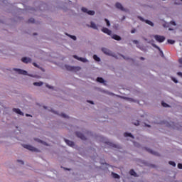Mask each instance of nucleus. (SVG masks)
<instances>
[{"label": "nucleus", "instance_id": "nucleus-61", "mask_svg": "<svg viewBox=\"0 0 182 182\" xmlns=\"http://www.w3.org/2000/svg\"><path fill=\"white\" fill-rule=\"evenodd\" d=\"M144 41H147V38H144Z\"/></svg>", "mask_w": 182, "mask_h": 182}, {"label": "nucleus", "instance_id": "nucleus-38", "mask_svg": "<svg viewBox=\"0 0 182 182\" xmlns=\"http://www.w3.org/2000/svg\"><path fill=\"white\" fill-rule=\"evenodd\" d=\"M46 87H48V89H52V90L55 89L53 86H50L48 84H46Z\"/></svg>", "mask_w": 182, "mask_h": 182}, {"label": "nucleus", "instance_id": "nucleus-6", "mask_svg": "<svg viewBox=\"0 0 182 182\" xmlns=\"http://www.w3.org/2000/svg\"><path fill=\"white\" fill-rule=\"evenodd\" d=\"M168 126L173 129V130H182V126L177 123L170 122Z\"/></svg>", "mask_w": 182, "mask_h": 182}, {"label": "nucleus", "instance_id": "nucleus-16", "mask_svg": "<svg viewBox=\"0 0 182 182\" xmlns=\"http://www.w3.org/2000/svg\"><path fill=\"white\" fill-rule=\"evenodd\" d=\"M106 144L109 146L110 147H114V149H120V145H117L116 144H113L110 141L106 142Z\"/></svg>", "mask_w": 182, "mask_h": 182}, {"label": "nucleus", "instance_id": "nucleus-35", "mask_svg": "<svg viewBox=\"0 0 182 182\" xmlns=\"http://www.w3.org/2000/svg\"><path fill=\"white\" fill-rule=\"evenodd\" d=\"M48 112H51L52 113H54V114H58V112L55 111V109L50 108L48 109Z\"/></svg>", "mask_w": 182, "mask_h": 182}, {"label": "nucleus", "instance_id": "nucleus-21", "mask_svg": "<svg viewBox=\"0 0 182 182\" xmlns=\"http://www.w3.org/2000/svg\"><path fill=\"white\" fill-rule=\"evenodd\" d=\"M102 31L104 32V33H107V35H109V36H111V35H112V31H110L107 28H103L102 29Z\"/></svg>", "mask_w": 182, "mask_h": 182}, {"label": "nucleus", "instance_id": "nucleus-3", "mask_svg": "<svg viewBox=\"0 0 182 182\" xmlns=\"http://www.w3.org/2000/svg\"><path fill=\"white\" fill-rule=\"evenodd\" d=\"M13 70L14 72H17L18 75H23L24 76H30L31 77H39L38 75H33L31 74H28V71L19 68H14Z\"/></svg>", "mask_w": 182, "mask_h": 182}, {"label": "nucleus", "instance_id": "nucleus-34", "mask_svg": "<svg viewBox=\"0 0 182 182\" xmlns=\"http://www.w3.org/2000/svg\"><path fill=\"white\" fill-rule=\"evenodd\" d=\"M168 164H170V166H173V167H176V162L171 161L168 162Z\"/></svg>", "mask_w": 182, "mask_h": 182}, {"label": "nucleus", "instance_id": "nucleus-18", "mask_svg": "<svg viewBox=\"0 0 182 182\" xmlns=\"http://www.w3.org/2000/svg\"><path fill=\"white\" fill-rule=\"evenodd\" d=\"M64 141L66 143V144H68V146H70V147H75V142L66 139H64Z\"/></svg>", "mask_w": 182, "mask_h": 182}, {"label": "nucleus", "instance_id": "nucleus-32", "mask_svg": "<svg viewBox=\"0 0 182 182\" xmlns=\"http://www.w3.org/2000/svg\"><path fill=\"white\" fill-rule=\"evenodd\" d=\"M167 42H168V43H170V45H174V43H176V41H174V40L168 39Z\"/></svg>", "mask_w": 182, "mask_h": 182}, {"label": "nucleus", "instance_id": "nucleus-31", "mask_svg": "<svg viewBox=\"0 0 182 182\" xmlns=\"http://www.w3.org/2000/svg\"><path fill=\"white\" fill-rule=\"evenodd\" d=\"M112 176L114 177V178H120V176H119L117 173H114V172L112 173Z\"/></svg>", "mask_w": 182, "mask_h": 182}, {"label": "nucleus", "instance_id": "nucleus-62", "mask_svg": "<svg viewBox=\"0 0 182 182\" xmlns=\"http://www.w3.org/2000/svg\"><path fill=\"white\" fill-rule=\"evenodd\" d=\"M151 166H152V167H156V166H154V165H151Z\"/></svg>", "mask_w": 182, "mask_h": 182}, {"label": "nucleus", "instance_id": "nucleus-64", "mask_svg": "<svg viewBox=\"0 0 182 182\" xmlns=\"http://www.w3.org/2000/svg\"><path fill=\"white\" fill-rule=\"evenodd\" d=\"M181 2H182V0H181Z\"/></svg>", "mask_w": 182, "mask_h": 182}, {"label": "nucleus", "instance_id": "nucleus-2", "mask_svg": "<svg viewBox=\"0 0 182 182\" xmlns=\"http://www.w3.org/2000/svg\"><path fill=\"white\" fill-rule=\"evenodd\" d=\"M75 134L77 137L81 139V140H87V137H89V136H92V132L85 130L84 131V134L80 132H76Z\"/></svg>", "mask_w": 182, "mask_h": 182}, {"label": "nucleus", "instance_id": "nucleus-25", "mask_svg": "<svg viewBox=\"0 0 182 182\" xmlns=\"http://www.w3.org/2000/svg\"><path fill=\"white\" fill-rule=\"evenodd\" d=\"M33 86H37L38 87H41V86H43V82L39 81L33 83Z\"/></svg>", "mask_w": 182, "mask_h": 182}, {"label": "nucleus", "instance_id": "nucleus-63", "mask_svg": "<svg viewBox=\"0 0 182 182\" xmlns=\"http://www.w3.org/2000/svg\"><path fill=\"white\" fill-rule=\"evenodd\" d=\"M66 170H70V169L66 168Z\"/></svg>", "mask_w": 182, "mask_h": 182}, {"label": "nucleus", "instance_id": "nucleus-20", "mask_svg": "<svg viewBox=\"0 0 182 182\" xmlns=\"http://www.w3.org/2000/svg\"><path fill=\"white\" fill-rule=\"evenodd\" d=\"M119 56H121L122 58H123V59H124V60H132V62L133 63H134V62H136L134 60V59L130 58V57H126L125 55H122V54H119Z\"/></svg>", "mask_w": 182, "mask_h": 182}, {"label": "nucleus", "instance_id": "nucleus-54", "mask_svg": "<svg viewBox=\"0 0 182 182\" xmlns=\"http://www.w3.org/2000/svg\"><path fill=\"white\" fill-rule=\"evenodd\" d=\"M174 4H175V5H181V4L177 3V2H175Z\"/></svg>", "mask_w": 182, "mask_h": 182}, {"label": "nucleus", "instance_id": "nucleus-1", "mask_svg": "<svg viewBox=\"0 0 182 182\" xmlns=\"http://www.w3.org/2000/svg\"><path fill=\"white\" fill-rule=\"evenodd\" d=\"M104 93H107V95H109V96H115L116 95L113 92H110L109 91L103 90ZM117 97H120V99H123L124 100H127V102H131L132 103H139V100H134L133 98L127 97H123L120 95H116Z\"/></svg>", "mask_w": 182, "mask_h": 182}, {"label": "nucleus", "instance_id": "nucleus-30", "mask_svg": "<svg viewBox=\"0 0 182 182\" xmlns=\"http://www.w3.org/2000/svg\"><path fill=\"white\" fill-rule=\"evenodd\" d=\"M16 163L20 164V166H23L25 164V162L21 160V159H17Z\"/></svg>", "mask_w": 182, "mask_h": 182}, {"label": "nucleus", "instance_id": "nucleus-60", "mask_svg": "<svg viewBox=\"0 0 182 182\" xmlns=\"http://www.w3.org/2000/svg\"><path fill=\"white\" fill-rule=\"evenodd\" d=\"M168 31H173V29L172 28H168Z\"/></svg>", "mask_w": 182, "mask_h": 182}, {"label": "nucleus", "instance_id": "nucleus-7", "mask_svg": "<svg viewBox=\"0 0 182 182\" xmlns=\"http://www.w3.org/2000/svg\"><path fill=\"white\" fill-rule=\"evenodd\" d=\"M115 8H117V9H119V11H122V12H129V9L124 8L123 6V4H122V3L120 2L115 3Z\"/></svg>", "mask_w": 182, "mask_h": 182}, {"label": "nucleus", "instance_id": "nucleus-29", "mask_svg": "<svg viewBox=\"0 0 182 182\" xmlns=\"http://www.w3.org/2000/svg\"><path fill=\"white\" fill-rule=\"evenodd\" d=\"M93 59H94V60H96V62H100V58H99L98 56H97V55H93Z\"/></svg>", "mask_w": 182, "mask_h": 182}, {"label": "nucleus", "instance_id": "nucleus-15", "mask_svg": "<svg viewBox=\"0 0 182 182\" xmlns=\"http://www.w3.org/2000/svg\"><path fill=\"white\" fill-rule=\"evenodd\" d=\"M21 62H23V63H32V58H29V57H23L21 58Z\"/></svg>", "mask_w": 182, "mask_h": 182}, {"label": "nucleus", "instance_id": "nucleus-51", "mask_svg": "<svg viewBox=\"0 0 182 182\" xmlns=\"http://www.w3.org/2000/svg\"><path fill=\"white\" fill-rule=\"evenodd\" d=\"M26 117H32V115L29 114H26Z\"/></svg>", "mask_w": 182, "mask_h": 182}, {"label": "nucleus", "instance_id": "nucleus-49", "mask_svg": "<svg viewBox=\"0 0 182 182\" xmlns=\"http://www.w3.org/2000/svg\"><path fill=\"white\" fill-rule=\"evenodd\" d=\"M171 24L176 26L177 24L174 21H171Z\"/></svg>", "mask_w": 182, "mask_h": 182}, {"label": "nucleus", "instance_id": "nucleus-42", "mask_svg": "<svg viewBox=\"0 0 182 182\" xmlns=\"http://www.w3.org/2000/svg\"><path fill=\"white\" fill-rule=\"evenodd\" d=\"M133 124H134V126H139L140 122H139V121H136V122H133Z\"/></svg>", "mask_w": 182, "mask_h": 182}, {"label": "nucleus", "instance_id": "nucleus-12", "mask_svg": "<svg viewBox=\"0 0 182 182\" xmlns=\"http://www.w3.org/2000/svg\"><path fill=\"white\" fill-rule=\"evenodd\" d=\"M154 38L157 42H159V43H161V42H164V41H166V37L163 36L155 35L154 36Z\"/></svg>", "mask_w": 182, "mask_h": 182}, {"label": "nucleus", "instance_id": "nucleus-27", "mask_svg": "<svg viewBox=\"0 0 182 182\" xmlns=\"http://www.w3.org/2000/svg\"><path fill=\"white\" fill-rule=\"evenodd\" d=\"M33 65L35 66V68H38V69H41V70H42V72H45V70L43 69V68L37 65L36 63H33Z\"/></svg>", "mask_w": 182, "mask_h": 182}, {"label": "nucleus", "instance_id": "nucleus-14", "mask_svg": "<svg viewBox=\"0 0 182 182\" xmlns=\"http://www.w3.org/2000/svg\"><path fill=\"white\" fill-rule=\"evenodd\" d=\"M87 26L88 28H92V29H95V31H98L99 28L97 27V25H96V23L93 21H90V25L87 24Z\"/></svg>", "mask_w": 182, "mask_h": 182}, {"label": "nucleus", "instance_id": "nucleus-56", "mask_svg": "<svg viewBox=\"0 0 182 182\" xmlns=\"http://www.w3.org/2000/svg\"><path fill=\"white\" fill-rule=\"evenodd\" d=\"M144 59H145L144 57H140L141 60H144Z\"/></svg>", "mask_w": 182, "mask_h": 182}, {"label": "nucleus", "instance_id": "nucleus-17", "mask_svg": "<svg viewBox=\"0 0 182 182\" xmlns=\"http://www.w3.org/2000/svg\"><path fill=\"white\" fill-rule=\"evenodd\" d=\"M112 39H114V41H122V37L117 34H111Z\"/></svg>", "mask_w": 182, "mask_h": 182}, {"label": "nucleus", "instance_id": "nucleus-41", "mask_svg": "<svg viewBox=\"0 0 182 182\" xmlns=\"http://www.w3.org/2000/svg\"><path fill=\"white\" fill-rule=\"evenodd\" d=\"M28 12H30L31 14H33V12H35V9H28Z\"/></svg>", "mask_w": 182, "mask_h": 182}, {"label": "nucleus", "instance_id": "nucleus-37", "mask_svg": "<svg viewBox=\"0 0 182 182\" xmlns=\"http://www.w3.org/2000/svg\"><path fill=\"white\" fill-rule=\"evenodd\" d=\"M69 38H70L71 39H73V41H77V38L75 36H68Z\"/></svg>", "mask_w": 182, "mask_h": 182}, {"label": "nucleus", "instance_id": "nucleus-28", "mask_svg": "<svg viewBox=\"0 0 182 182\" xmlns=\"http://www.w3.org/2000/svg\"><path fill=\"white\" fill-rule=\"evenodd\" d=\"M129 174L131 176H133L134 177H137V173H136V171H134V170L132 169L129 171Z\"/></svg>", "mask_w": 182, "mask_h": 182}, {"label": "nucleus", "instance_id": "nucleus-52", "mask_svg": "<svg viewBox=\"0 0 182 182\" xmlns=\"http://www.w3.org/2000/svg\"><path fill=\"white\" fill-rule=\"evenodd\" d=\"M178 62H179V63H181V65H182V58H180Z\"/></svg>", "mask_w": 182, "mask_h": 182}, {"label": "nucleus", "instance_id": "nucleus-55", "mask_svg": "<svg viewBox=\"0 0 182 182\" xmlns=\"http://www.w3.org/2000/svg\"><path fill=\"white\" fill-rule=\"evenodd\" d=\"M136 48H139V49H143V48H141V47H140V46H139V45H136Z\"/></svg>", "mask_w": 182, "mask_h": 182}, {"label": "nucleus", "instance_id": "nucleus-44", "mask_svg": "<svg viewBox=\"0 0 182 182\" xmlns=\"http://www.w3.org/2000/svg\"><path fill=\"white\" fill-rule=\"evenodd\" d=\"M132 42L133 43H135V45H139V41L137 40H133Z\"/></svg>", "mask_w": 182, "mask_h": 182}, {"label": "nucleus", "instance_id": "nucleus-39", "mask_svg": "<svg viewBox=\"0 0 182 182\" xmlns=\"http://www.w3.org/2000/svg\"><path fill=\"white\" fill-rule=\"evenodd\" d=\"M105 21L107 23V26H108V27L110 26V21L107 18H105Z\"/></svg>", "mask_w": 182, "mask_h": 182}, {"label": "nucleus", "instance_id": "nucleus-13", "mask_svg": "<svg viewBox=\"0 0 182 182\" xmlns=\"http://www.w3.org/2000/svg\"><path fill=\"white\" fill-rule=\"evenodd\" d=\"M23 147H24V149H27V150H30V151H36V152L39 151V150H38V149H36L34 146H31V145L24 144V145H23Z\"/></svg>", "mask_w": 182, "mask_h": 182}, {"label": "nucleus", "instance_id": "nucleus-33", "mask_svg": "<svg viewBox=\"0 0 182 182\" xmlns=\"http://www.w3.org/2000/svg\"><path fill=\"white\" fill-rule=\"evenodd\" d=\"M132 143L134 144V146L135 147H140V144L139 142H136L135 141H132Z\"/></svg>", "mask_w": 182, "mask_h": 182}, {"label": "nucleus", "instance_id": "nucleus-11", "mask_svg": "<svg viewBox=\"0 0 182 182\" xmlns=\"http://www.w3.org/2000/svg\"><path fill=\"white\" fill-rule=\"evenodd\" d=\"M138 19H140L141 22H146L147 25H149V26H151L152 28L154 27V23L150 20H146L141 16H138Z\"/></svg>", "mask_w": 182, "mask_h": 182}, {"label": "nucleus", "instance_id": "nucleus-26", "mask_svg": "<svg viewBox=\"0 0 182 182\" xmlns=\"http://www.w3.org/2000/svg\"><path fill=\"white\" fill-rule=\"evenodd\" d=\"M124 137H131L132 139H134V136H133V134H132V133H127L125 132L124 134Z\"/></svg>", "mask_w": 182, "mask_h": 182}, {"label": "nucleus", "instance_id": "nucleus-22", "mask_svg": "<svg viewBox=\"0 0 182 182\" xmlns=\"http://www.w3.org/2000/svg\"><path fill=\"white\" fill-rule=\"evenodd\" d=\"M13 112H14L15 113H17V114H20L21 116H23V112H22V111H21V109H18V108H14Z\"/></svg>", "mask_w": 182, "mask_h": 182}, {"label": "nucleus", "instance_id": "nucleus-43", "mask_svg": "<svg viewBox=\"0 0 182 182\" xmlns=\"http://www.w3.org/2000/svg\"><path fill=\"white\" fill-rule=\"evenodd\" d=\"M136 32H137V30L136 28H133L132 31H131V33H136Z\"/></svg>", "mask_w": 182, "mask_h": 182}, {"label": "nucleus", "instance_id": "nucleus-9", "mask_svg": "<svg viewBox=\"0 0 182 182\" xmlns=\"http://www.w3.org/2000/svg\"><path fill=\"white\" fill-rule=\"evenodd\" d=\"M153 42H154V40L151 41H148V43L151 44V46H153L154 48H156V49H158V50L161 53V56L162 58H164V54L163 53V50H161V49L160 48V47H159L157 45L153 43Z\"/></svg>", "mask_w": 182, "mask_h": 182}, {"label": "nucleus", "instance_id": "nucleus-45", "mask_svg": "<svg viewBox=\"0 0 182 182\" xmlns=\"http://www.w3.org/2000/svg\"><path fill=\"white\" fill-rule=\"evenodd\" d=\"M28 22L31 23H33V22H35V19L34 18H30L28 20Z\"/></svg>", "mask_w": 182, "mask_h": 182}, {"label": "nucleus", "instance_id": "nucleus-24", "mask_svg": "<svg viewBox=\"0 0 182 182\" xmlns=\"http://www.w3.org/2000/svg\"><path fill=\"white\" fill-rule=\"evenodd\" d=\"M96 80L99 82V83H102L103 85H106V81L105 79H103V77H97Z\"/></svg>", "mask_w": 182, "mask_h": 182}, {"label": "nucleus", "instance_id": "nucleus-8", "mask_svg": "<svg viewBox=\"0 0 182 182\" xmlns=\"http://www.w3.org/2000/svg\"><path fill=\"white\" fill-rule=\"evenodd\" d=\"M82 12H84V14H87V15H90L91 16H93L96 12L95 11L89 10L85 7H82L81 9Z\"/></svg>", "mask_w": 182, "mask_h": 182}, {"label": "nucleus", "instance_id": "nucleus-36", "mask_svg": "<svg viewBox=\"0 0 182 182\" xmlns=\"http://www.w3.org/2000/svg\"><path fill=\"white\" fill-rule=\"evenodd\" d=\"M171 80H173V82H174V83H178V80H177V79H176V77H171Z\"/></svg>", "mask_w": 182, "mask_h": 182}, {"label": "nucleus", "instance_id": "nucleus-57", "mask_svg": "<svg viewBox=\"0 0 182 182\" xmlns=\"http://www.w3.org/2000/svg\"><path fill=\"white\" fill-rule=\"evenodd\" d=\"M124 19H126V16H124L122 17V21H124Z\"/></svg>", "mask_w": 182, "mask_h": 182}, {"label": "nucleus", "instance_id": "nucleus-10", "mask_svg": "<svg viewBox=\"0 0 182 182\" xmlns=\"http://www.w3.org/2000/svg\"><path fill=\"white\" fill-rule=\"evenodd\" d=\"M73 58H74V59H77V60H80V62H82L83 63H89V60L86 58H81L76 55H73Z\"/></svg>", "mask_w": 182, "mask_h": 182}, {"label": "nucleus", "instance_id": "nucleus-53", "mask_svg": "<svg viewBox=\"0 0 182 182\" xmlns=\"http://www.w3.org/2000/svg\"><path fill=\"white\" fill-rule=\"evenodd\" d=\"M145 126H146V127H151V125H149V124H145Z\"/></svg>", "mask_w": 182, "mask_h": 182}, {"label": "nucleus", "instance_id": "nucleus-19", "mask_svg": "<svg viewBox=\"0 0 182 182\" xmlns=\"http://www.w3.org/2000/svg\"><path fill=\"white\" fill-rule=\"evenodd\" d=\"M144 150H146V151H148V153H150L151 154H154V156H159V153L151 150L149 148L145 147Z\"/></svg>", "mask_w": 182, "mask_h": 182}, {"label": "nucleus", "instance_id": "nucleus-40", "mask_svg": "<svg viewBox=\"0 0 182 182\" xmlns=\"http://www.w3.org/2000/svg\"><path fill=\"white\" fill-rule=\"evenodd\" d=\"M61 116L64 119H69V116H68L66 114H61Z\"/></svg>", "mask_w": 182, "mask_h": 182}, {"label": "nucleus", "instance_id": "nucleus-47", "mask_svg": "<svg viewBox=\"0 0 182 182\" xmlns=\"http://www.w3.org/2000/svg\"><path fill=\"white\" fill-rule=\"evenodd\" d=\"M178 76H180L181 77H182V73L181 72H178L177 73Z\"/></svg>", "mask_w": 182, "mask_h": 182}, {"label": "nucleus", "instance_id": "nucleus-58", "mask_svg": "<svg viewBox=\"0 0 182 182\" xmlns=\"http://www.w3.org/2000/svg\"><path fill=\"white\" fill-rule=\"evenodd\" d=\"M65 35H66L67 36H68V37H69V36H70V34H69V33H65Z\"/></svg>", "mask_w": 182, "mask_h": 182}, {"label": "nucleus", "instance_id": "nucleus-59", "mask_svg": "<svg viewBox=\"0 0 182 182\" xmlns=\"http://www.w3.org/2000/svg\"><path fill=\"white\" fill-rule=\"evenodd\" d=\"M43 109H48V107L43 106Z\"/></svg>", "mask_w": 182, "mask_h": 182}, {"label": "nucleus", "instance_id": "nucleus-23", "mask_svg": "<svg viewBox=\"0 0 182 182\" xmlns=\"http://www.w3.org/2000/svg\"><path fill=\"white\" fill-rule=\"evenodd\" d=\"M35 141H37V143H41V144H43L44 146H48V143L41 140L38 138H34Z\"/></svg>", "mask_w": 182, "mask_h": 182}, {"label": "nucleus", "instance_id": "nucleus-5", "mask_svg": "<svg viewBox=\"0 0 182 182\" xmlns=\"http://www.w3.org/2000/svg\"><path fill=\"white\" fill-rule=\"evenodd\" d=\"M101 50L105 53V55H107V56H112V58L117 59V55H114V53H113V52H112L109 48H102Z\"/></svg>", "mask_w": 182, "mask_h": 182}, {"label": "nucleus", "instance_id": "nucleus-50", "mask_svg": "<svg viewBox=\"0 0 182 182\" xmlns=\"http://www.w3.org/2000/svg\"><path fill=\"white\" fill-rule=\"evenodd\" d=\"M162 105L164 106V107H167V106H168V105H167L166 103H162Z\"/></svg>", "mask_w": 182, "mask_h": 182}, {"label": "nucleus", "instance_id": "nucleus-4", "mask_svg": "<svg viewBox=\"0 0 182 182\" xmlns=\"http://www.w3.org/2000/svg\"><path fill=\"white\" fill-rule=\"evenodd\" d=\"M64 67L68 72H74L76 73V72H80V70H82V68L80 66H72L69 65H65Z\"/></svg>", "mask_w": 182, "mask_h": 182}, {"label": "nucleus", "instance_id": "nucleus-48", "mask_svg": "<svg viewBox=\"0 0 182 182\" xmlns=\"http://www.w3.org/2000/svg\"><path fill=\"white\" fill-rule=\"evenodd\" d=\"M88 103H90V105H95V102L93 101L87 100Z\"/></svg>", "mask_w": 182, "mask_h": 182}, {"label": "nucleus", "instance_id": "nucleus-46", "mask_svg": "<svg viewBox=\"0 0 182 182\" xmlns=\"http://www.w3.org/2000/svg\"><path fill=\"white\" fill-rule=\"evenodd\" d=\"M178 168L182 169V164H178Z\"/></svg>", "mask_w": 182, "mask_h": 182}]
</instances>
